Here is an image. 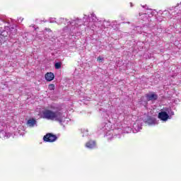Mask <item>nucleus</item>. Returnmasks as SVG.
<instances>
[{"instance_id": "f257e3e1", "label": "nucleus", "mask_w": 181, "mask_h": 181, "mask_svg": "<svg viewBox=\"0 0 181 181\" xmlns=\"http://www.w3.org/2000/svg\"><path fill=\"white\" fill-rule=\"evenodd\" d=\"M44 118L46 119H51V121H58V122H63L64 115L59 111L53 112L50 110H46L42 112Z\"/></svg>"}, {"instance_id": "f03ea898", "label": "nucleus", "mask_w": 181, "mask_h": 181, "mask_svg": "<svg viewBox=\"0 0 181 181\" xmlns=\"http://www.w3.org/2000/svg\"><path fill=\"white\" fill-rule=\"evenodd\" d=\"M169 115H175V112L170 107L164 108L163 112H160L158 113V118L161 119V121H166L170 118Z\"/></svg>"}, {"instance_id": "7ed1b4c3", "label": "nucleus", "mask_w": 181, "mask_h": 181, "mask_svg": "<svg viewBox=\"0 0 181 181\" xmlns=\"http://www.w3.org/2000/svg\"><path fill=\"white\" fill-rule=\"evenodd\" d=\"M43 140L45 142H54L57 140V136L52 133H49L44 136Z\"/></svg>"}, {"instance_id": "20e7f679", "label": "nucleus", "mask_w": 181, "mask_h": 181, "mask_svg": "<svg viewBox=\"0 0 181 181\" xmlns=\"http://www.w3.org/2000/svg\"><path fill=\"white\" fill-rule=\"evenodd\" d=\"M8 35L11 36V32L8 33L2 29H0V45H2L3 42H5V37Z\"/></svg>"}, {"instance_id": "39448f33", "label": "nucleus", "mask_w": 181, "mask_h": 181, "mask_svg": "<svg viewBox=\"0 0 181 181\" xmlns=\"http://www.w3.org/2000/svg\"><path fill=\"white\" fill-rule=\"evenodd\" d=\"M148 101H155L158 100V95L156 93H151L146 95Z\"/></svg>"}, {"instance_id": "423d86ee", "label": "nucleus", "mask_w": 181, "mask_h": 181, "mask_svg": "<svg viewBox=\"0 0 181 181\" xmlns=\"http://www.w3.org/2000/svg\"><path fill=\"white\" fill-rule=\"evenodd\" d=\"M144 122L148 124V125H156V119L153 117H148L146 120L144 119Z\"/></svg>"}, {"instance_id": "0eeeda50", "label": "nucleus", "mask_w": 181, "mask_h": 181, "mask_svg": "<svg viewBox=\"0 0 181 181\" xmlns=\"http://www.w3.org/2000/svg\"><path fill=\"white\" fill-rule=\"evenodd\" d=\"M11 134L6 133L4 130L0 132V138H1V139H8V138H11Z\"/></svg>"}, {"instance_id": "6e6552de", "label": "nucleus", "mask_w": 181, "mask_h": 181, "mask_svg": "<svg viewBox=\"0 0 181 181\" xmlns=\"http://www.w3.org/2000/svg\"><path fill=\"white\" fill-rule=\"evenodd\" d=\"M54 78V74L52 72H48L45 74L47 81H52Z\"/></svg>"}, {"instance_id": "1a4fd4ad", "label": "nucleus", "mask_w": 181, "mask_h": 181, "mask_svg": "<svg viewBox=\"0 0 181 181\" xmlns=\"http://www.w3.org/2000/svg\"><path fill=\"white\" fill-rule=\"evenodd\" d=\"M36 124H37V122H36V119H29L27 122V125H28V127H30L31 128L35 127Z\"/></svg>"}, {"instance_id": "9d476101", "label": "nucleus", "mask_w": 181, "mask_h": 181, "mask_svg": "<svg viewBox=\"0 0 181 181\" xmlns=\"http://www.w3.org/2000/svg\"><path fill=\"white\" fill-rule=\"evenodd\" d=\"M86 148H89V149H93V148H95V141H90L86 144Z\"/></svg>"}, {"instance_id": "9b49d317", "label": "nucleus", "mask_w": 181, "mask_h": 181, "mask_svg": "<svg viewBox=\"0 0 181 181\" xmlns=\"http://www.w3.org/2000/svg\"><path fill=\"white\" fill-rule=\"evenodd\" d=\"M54 67H55V69H57V70H59V69H60L62 67V63L61 62L55 63Z\"/></svg>"}, {"instance_id": "f8f14e48", "label": "nucleus", "mask_w": 181, "mask_h": 181, "mask_svg": "<svg viewBox=\"0 0 181 181\" xmlns=\"http://www.w3.org/2000/svg\"><path fill=\"white\" fill-rule=\"evenodd\" d=\"M90 18H92L93 22L97 21V16H95V14L94 13L90 14Z\"/></svg>"}, {"instance_id": "ddd939ff", "label": "nucleus", "mask_w": 181, "mask_h": 181, "mask_svg": "<svg viewBox=\"0 0 181 181\" xmlns=\"http://www.w3.org/2000/svg\"><path fill=\"white\" fill-rule=\"evenodd\" d=\"M49 23H57L56 18H50L49 19Z\"/></svg>"}, {"instance_id": "4468645a", "label": "nucleus", "mask_w": 181, "mask_h": 181, "mask_svg": "<svg viewBox=\"0 0 181 181\" xmlns=\"http://www.w3.org/2000/svg\"><path fill=\"white\" fill-rule=\"evenodd\" d=\"M49 90H54V86L53 84H51L49 86Z\"/></svg>"}, {"instance_id": "2eb2a0df", "label": "nucleus", "mask_w": 181, "mask_h": 181, "mask_svg": "<svg viewBox=\"0 0 181 181\" xmlns=\"http://www.w3.org/2000/svg\"><path fill=\"white\" fill-rule=\"evenodd\" d=\"M11 33H12V34L16 33V28H11Z\"/></svg>"}, {"instance_id": "dca6fc26", "label": "nucleus", "mask_w": 181, "mask_h": 181, "mask_svg": "<svg viewBox=\"0 0 181 181\" xmlns=\"http://www.w3.org/2000/svg\"><path fill=\"white\" fill-rule=\"evenodd\" d=\"M104 60V58H101V57H98V62H103Z\"/></svg>"}, {"instance_id": "f3484780", "label": "nucleus", "mask_w": 181, "mask_h": 181, "mask_svg": "<svg viewBox=\"0 0 181 181\" xmlns=\"http://www.w3.org/2000/svg\"><path fill=\"white\" fill-rule=\"evenodd\" d=\"M45 30L47 32H52V30L50 28H45Z\"/></svg>"}, {"instance_id": "a211bd4d", "label": "nucleus", "mask_w": 181, "mask_h": 181, "mask_svg": "<svg viewBox=\"0 0 181 181\" xmlns=\"http://www.w3.org/2000/svg\"><path fill=\"white\" fill-rule=\"evenodd\" d=\"M142 129V126L138 127L137 131H141Z\"/></svg>"}, {"instance_id": "6ab92c4d", "label": "nucleus", "mask_w": 181, "mask_h": 181, "mask_svg": "<svg viewBox=\"0 0 181 181\" xmlns=\"http://www.w3.org/2000/svg\"><path fill=\"white\" fill-rule=\"evenodd\" d=\"M23 21V18H20V19H18V22H22Z\"/></svg>"}, {"instance_id": "aec40b11", "label": "nucleus", "mask_w": 181, "mask_h": 181, "mask_svg": "<svg viewBox=\"0 0 181 181\" xmlns=\"http://www.w3.org/2000/svg\"><path fill=\"white\" fill-rule=\"evenodd\" d=\"M131 6H132V3H131Z\"/></svg>"}, {"instance_id": "412c9836", "label": "nucleus", "mask_w": 181, "mask_h": 181, "mask_svg": "<svg viewBox=\"0 0 181 181\" xmlns=\"http://www.w3.org/2000/svg\"><path fill=\"white\" fill-rule=\"evenodd\" d=\"M61 21H63V18H61Z\"/></svg>"}, {"instance_id": "4be33fe9", "label": "nucleus", "mask_w": 181, "mask_h": 181, "mask_svg": "<svg viewBox=\"0 0 181 181\" xmlns=\"http://www.w3.org/2000/svg\"><path fill=\"white\" fill-rule=\"evenodd\" d=\"M106 125H107V124H105V127H106Z\"/></svg>"}, {"instance_id": "5701e85b", "label": "nucleus", "mask_w": 181, "mask_h": 181, "mask_svg": "<svg viewBox=\"0 0 181 181\" xmlns=\"http://www.w3.org/2000/svg\"><path fill=\"white\" fill-rule=\"evenodd\" d=\"M106 125H107V124H105V127H106Z\"/></svg>"}]
</instances>
